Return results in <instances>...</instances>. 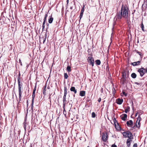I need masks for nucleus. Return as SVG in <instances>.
I'll use <instances>...</instances> for the list:
<instances>
[{"instance_id":"obj_1","label":"nucleus","mask_w":147,"mask_h":147,"mask_svg":"<svg viewBox=\"0 0 147 147\" xmlns=\"http://www.w3.org/2000/svg\"><path fill=\"white\" fill-rule=\"evenodd\" d=\"M128 14V9L127 6L122 5L121 11L117 13L114 20L115 19L116 20L117 19H121L122 18H127Z\"/></svg>"},{"instance_id":"obj_2","label":"nucleus","mask_w":147,"mask_h":147,"mask_svg":"<svg viewBox=\"0 0 147 147\" xmlns=\"http://www.w3.org/2000/svg\"><path fill=\"white\" fill-rule=\"evenodd\" d=\"M17 79L18 84V91L19 100L20 101L21 99V95L22 93L21 89V88H22V83H21L20 81V78L19 77H18L17 78Z\"/></svg>"},{"instance_id":"obj_3","label":"nucleus","mask_w":147,"mask_h":147,"mask_svg":"<svg viewBox=\"0 0 147 147\" xmlns=\"http://www.w3.org/2000/svg\"><path fill=\"white\" fill-rule=\"evenodd\" d=\"M123 135L125 137H127L129 139H132L133 138V135L130 131H127L123 132L122 133Z\"/></svg>"},{"instance_id":"obj_4","label":"nucleus","mask_w":147,"mask_h":147,"mask_svg":"<svg viewBox=\"0 0 147 147\" xmlns=\"http://www.w3.org/2000/svg\"><path fill=\"white\" fill-rule=\"evenodd\" d=\"M138 72L140 74V76L142 77L146 73L145 68H141L139 69L138 70Z\"/></svg>"},{"instance_id":"obj_5","label":"nucleus","mask_w":147,"mask_h":147,"mask_svg":"<svg viewBox=\"0 0 147 147\" xmlns=\"http://www.w3.org/2000/svg\"><path fill=\"white\" fill-rule=\"evenodd\" d=\"M88 60L90 65H92L93 66L94 64V61L93 58L90 56L89 57H88Z\"/></svg>"},{"instance_id":"obj_6","label":"nucleus","mask_w":147,"mask_h":147,"mask_svg":"<svg viewBox=\"0 0 147 147\" xmlns=\"http://www.w3.org/2000/svg\"><path fill=\"white\" fill-rule=\"evenodd\" d=\"M102 139L104 142H106L108 139V135L106 133L103 132L102 133Z\"/></svg>"},{"instance_id":"obj_7","label":"nucleus","mask_w":147,"mask_h":147,"mask_svg":"<svg viewBox=\"0 0 147 147\" xmlns=\"http://www.w3.org/2000/svg\"><path fill=\"white\" fill-rule=\"evenodd\" d=\"M35 92H33L32 95V104H31V109L33 110V104H34V98L35 97Z\"/></svg>"},{"instance_id":"obj_8","label":"nucleus","mask_w":147,"mask_h":147,"mask_svg":"<svg viewBox=\"0 0 147 147\" xmlns=\"http://www.w3.org/2000/svg\"><path fill=\"white\" fill-rule=\"evenodd\" d=\"M84 7H85V5H83V7L82 8V9L81 10V13H80V19L79 20H81V18L82 16H83V13L84 12Z\"/></svg>"},{"instance_id":"obj_9","label":"nucleus","mask_w":147,"mask_h":147,"mask_svg":"<svg viewBox=\"0 0 147 147\" xmlns=\"http://www.w3.org/2000/svg\"><path fill=\"white\" fill-rule=\"evenodd\" d=\"M126 124L128 127H132L133 125V122L132 120L127 121L126 122Z\"/></svg>"},{"instance_id":"obj_10","label":"nucleus","mask_w":147,"mask_h":147,"mask_svg":"<svg viewBox=\"0 0 147 147\" xmlns=\"http://www.w3.org/2000/svg\"><path fill=\"white\" fill-rule=\"evenodd\" d=\"M140 61H138L136 62H134L131 63V65H132L133 66H136L137 65H139L140 64Z\"/></svg>"},{"instance_id":"obj_11","label":"nucleus","mask_w":147,"mask_h":147,"mask_svg":"<svg viewBox=\"0 0 147 147\" xmlns=\"http://www.w3.org/2000/svg\"><path fill=\"white\" fill-rule=\"evenodd\" d=\"M141 119V117H139V116H138V118L137 122H138V121H139L138 122V124H136V125L137 127L139 128L140 127V119Z\"/></svg>"},{"instance_id":"obj_12","label":"nucleus","mask_w":147,"mask_h":147,"mask_svg":"<svg viewBox=\"0 0 147 147\" xmlns=\"http://www.w3.org/2000/svg\"><path fill=\"white\" fill-rule=\"evenodd\" d=\"M123 102V100L120 98H118L116 101L117 104L119 105L121 104Z\"/></svg>"},{"instance_id":"obj_13","label":"nucleus","mask_w":147,"mask_h":147,"mask_svg":"<svg viewBox=\"0 0 147 147\" xmlns=\"http://www.w3.org/2000/svg\"><path fill=\"white\" fill-rule=\"evenodd\" d=\"M127 115L126 114H124L122 115V116H121V119L122 120L125 121L127 118Z\"/></svg>"},{"instance_id":"obj_14","label":"nucleus","mask_w":147,"mask_h":147,"mask_svg":"<svg viewBox=\"0 0 147 147\" xmlns=\"http://www.w3.org/2000/svg\"><path fill=\"white\" fill-rule=\"evenodd\" d=\"M70 90L71 91L74 92L75 94H76L77 93V90L74 87H71L70 89Z\"/></svg>"},{"instance_id":"obj_15","label":"nucleus","mask_w":147,"mask_h":147,"mask_svg":"<svg viewBox=\"0 0 147 147\" xmlns=\"http://www.w3.org/2000/svg\"><path fill=\"white\" fill-rule=\"evenodd\" d=\"M131 139H128L127 140V146L128 147H129L131 144V142L132 141Z\"/></svg>"},{"instance_id":"obj_16","label":"nucleus","mask_w":147,"mask_h":147,"mask_svg":"<svg viewBox=\"0 0 147 147\" xmlns=\"http://www.w3.org/2000/svg\"><path fill=\"white\" fill-rule=\"evenodd\" d=\"M85 91H82L80 92V96H83L85 95Z\"/></svg>"},{"instance_id":"obj_17","label":"nucleus","mask_w":147,"mask_h":147,"mask_svg":"<svg viewBox=\"0 0 147 147\" xmlns=\"http://www.w3.org/2000/svg\"><path fill=\"white\" fill-rule=\"evenodd\" d=\"M136 74L134 73H132L131 74V77L133 78H135L136 77Z\"/></svg>"},{"instance_id":"obj_18","label":"nucleus","mask_w":147,"mask_h":147,"mask_svg":"<svg viewBox=\"0 0 147 147\" xmlns=\"http://www.w3.org/2000/svg\"><path fill=\"white\" fill-rule=\"evenodd\" d=\"M53 20V18L52 17H51L49 20L48 22L50 24L51 23Z\"/></svg>"},{"instance_id":"obj_19","label":"nucleus","mask_w":147,"mask_h":147,"mask_svg":"<svg viewBox=\"0 0 147 147\" xmlns=\"http://www.w3.org/2000/svg\"><path fill=\"white\" fill-rule=\"evenodd\" d=\"M46 85H45L44 86V88L43 90V94H44L45 95L46 94Z\"/></svg>"},{"instance_id":"obj_20","label":"nucleus","mask_w":147,"mask_h":147,"mask_svg":"<svg viewBox=\"0 0 147 147\" xmlns=\"http://www.w3.org/2000/svg\"><path fill=\"white\" fill-rule=\"evenodd\" d=\"M96 64L98 65H99L101 63L100 61L99 60H96L95 61Z\"/></svg>"},{"instance_id":"obj_21","label":"nucleus","mask_w":147,"mask_h":147,"mask_svg":"<svg viewBox=\"0 0 147 147\" xmlns=\"http://www.w3.org/2000/svg\"><path fill=\"white\" fill-rule=\"evenodd\" d=\"M130 107H129L128 106L127 108L125 109V111L126 113H127V112L129 111Z\"/></svg>"},{"instance_id":"obj_22","label":"nucleus","mask_w":147,"mask_h":147,"mask_svg":"<svg viewBox=\"0 0 147 147\" xmlns=\"http://www.w3.org/2000/svg\"><path fill=\"white\" fill-rule=\"evenodd\" d=\"M113 122L114 124L115 125V126L116 125V123H117V124H118V123L117 122V120H116V118H114L113 119Z\"/></svg>"},{"instance_id":"obj_23","label":"nucleus","mask_w":147,"mask_h":147,"mask_svg":"<svg viewBox=\"0 0 147 147\" xmlns=\"http://www.w3.org/2000/svg\"><path fill=\"white\" fill-rule=\"evenodd\" d=\"M67 94V88L66 87H64V96H66Z\"/></svg>"},{"instance_id":"obj_24","label":"nucleus","mask_w":147,"mask_h":147,"mask_svg":"<svg viewBox=\"0 0 147 147\" xmlns=\"http://www.w3.org/2000/svg\"><path fill=\"white\" fill-rule=\"evenodd\" d=\"M67 70L68 72H70L71 70V67L69 66H68L67 68Z\"/></svg>"},{"instance_id":"obj_25","label":"nucleus","mask_w":147,"mask_h":147,"mask_svg":"<svg viewBox=\"0 0 147 147\" xmlns=\"http://www.w3.org/2000/svg\"><path fill=\"white\" fill-rule=\"evenodd\" d=\"M141 28L142 30L143 31H144V25L143 24L142 22L141 25Z\"/></svg>"},{"instance_id":"obj_26","label":"nucleus","mask_w":147,"mask_h":147,"mask_svg":"<svg viewBox=\"0 0 147 147\" xmlns=\"http://www.w3.org/2000/svg\"><path fill=\"white\" fill-rule=\"evenodd\" d=\"M64 76V78L65 79H67V78L68 76V75H67V73H65Z\"/></svg>"},{"instance_id":"obj_27","label":"nucleus","mask_w":147,"mask_h":147,"mask_svg":"<svg viewBox=\"0 0 147 147\" xmlns=\"http://www.w3.org/2000/svg\"><path fill=\"white\" fill-rule=\"evenodd\" d=\"M23 124H24V128L25 130H26V125H27L26 123V122H24V123Z\"/></svg>"},{"instance_id":"obj_28","label":"nucleus","mask_w":147,"mask_h":147,"mask_svg":"<svg viewBox=\"0 0 147 147\" xmlns=\"http://www.w3.org/2000/svg\"><path fill=\"white\" fill-rule=\"evenodd\" d=\"M122 76L124 78L123 79V82H124L125 81V79L124 78L125 77H126L125 74L124 73H123Z\"/></svg>"},{"instance_id":"obj_29","label":"nucleus","mask_w":147,"mask_h":147,"mask_svg":"<svg viewBox=\"0 0 147 147\" xmlns=\"http://www.w3.org/2000/svg\"><path fill=\"white\" fill-rule=\"evenodd\" d=\"M96 116L94 112H93L92 113V117L93 118H94Z\"/></svg>"},{"instance_id":"obj_30","label":"nucleus","mask_w":147,"mask_h":147,"mask_svg":"<svg viewBox=\"0 0 147 147\" xmlns=\"http://www.w3.org/2000/svg\"><path fill=\"white\" fill-rule=\"evenodd\" d=\"M48 16V15L47 14H46L45 15V17L44 18V21H46L47 20V18Z\"/></svg>"},{"instance_id":"obj_31","label":"nucleus","mask_w":147,"mask_h":147,"mask_svg":"<svg viewBox=\"0 0 147 147\" xmlns=\"http://www.w3.org/2000/svg\"><path fill=\"white\" fill-rule=\"evenodd\" d=\"M122 93H123V95H124L125 96H127V94L125 92L123 91L122 92Z\"/></svg>"},{"instance_id":"obj_32","label":"nucleus","mask_w":147,"mask_h":147,"mask_svg":"<svg viewBox=\"0 0 147 147\" xmlns=\"http://www.w3.org/2000/svg\"><path fill=\"white\" fill-rule=\"evenodd\" d=\"M135 84H136L137 85H140L141 84L140 83H138V82H135Z\"/></svg>"},{"instance_id":"obj_33","label":"nucleus","mask_w":147,"mask_h":147,"mask_svg":"<svg viewBox=\"0 0 147 147\" xmlns=\"http://www.w3.org/2000/svg\"><path fill=\"white\" fill-rule=\"evenodd\" d=\"M134 147H137V143H135L133 145Z\"/></svg>"},{"instance_id":"obj_34","label":"nucleus","mask_w":147,"mask_h":147,"mask_svg":"<svg viewBox=\"0 0 147 147\" xmlns=\"http://www.w3.org/2000/svg\"><path fill=\"white\" fill-rule=\"evenodd\" d=\"M19 63H20V65L22 66V62H21V60L20 59H19Z\"/></svg>"},{"instance_id":"obj_35","label":"nucleus","mask_w":147,"mask_h":147,"mask_svg":"<svg viewBox=\"0 0 147 147\" xmlns=\"http://www.w3.org/2000/svg\"><path fill=\"white\" fill-rule=\"evenodd\" d=\"M65 104H66V103L65 102H63V108H64L65 107Z\"/></svg>"},{"instance_id":"obj_36","label":"nucleus","mask_w":147,"mask_h":147,"mask_svg":"<svg viewBox=\"0 0 147 147\" xmlns=\"http://www.w3.org/2000/svg\"><path fill=\"white\" fill-rule=\"evenodd\" d=\"M111 147H117V146L115 144H113L111 146Z\"/></svg>"},{"instance_id":"obj_37","label":"nucleus","mask_w":147,"mask_h":147,"mask_svg":"<svg viewBox=\"0 0 147 147\" xmlns=\"http://www.w3.org/2000/svg\"><path fill=\"white\" fill-rule=\"evenodd\" d=\"M47 27L46 30H47L49 28V24L48 23H47Z\"/></svg>"},{"instance_id":"obj_38","label":"nucleus","mask_w":147,"mask_h":147,"mask_svg":"<svg viewBox=\"0 0 147 147\" xmlns=\"http://www.w3.org/2000/svg\"><path fill=\"white\" fill-rule=\"evenodd\" d=\"M137 53H138L139 55H140V56L141 55L142 53H141L139 52H137Z\"/></svg>"},{"instance_id":"obj_39","label":"nucleus","mask_w":147,"mask_h":147,"mask_svg":"<svg viewBox=\"0 0 147 147\" xmlns=\"http://www.w3.org/2000/svg\"><path fill=\"white\" fill-rule=\"evenodd\" d=\"M36 90V86H35V88H34L33 90V92H35Z\"/></svg>"},{"instance_id":"obj_40","label":"nucleus","mask_w":147,"mask_h":147,"mask_svg":"<svg viewBox=\"0 0 147 147\" xmlns=\"http://www.w3.org/2000/svg\"><path fill=\"white\" fill-rule=\"evenodd\" d=\"M42 31H43L45 27V25H42Z\"/></svg>"},{"instance_id":"obj_41","label":"nucleus","mask_w":147,"mask_h":147,"mask_svg":"<svg viewBox=\"0 0 147 147\" xmlns=\"http://www.w3.org/2000/svg\"><path fill=\"white\" fill-rule=\"evenodd\" d=\"M63 108V113L64 114V112H65V113H66V111H65V107Z\"/></svg>"},{"instance_id":"obj_42","label":"nucleus","mask_w":147,"mask_h":147,"mask_svg":"<svg viewBox=\"0 0 147 147\" xmlns=\"http://www.w3.org/2000/svg\"><path fill=\"white\" fill-rule=\"evenodd\" d=\"M28 101H27V113H28V109L27 108L28 107Z\"/></svg>"},{"instance_id":"obj_43","label":"nucleus","mask_w":147,"mask_h":147,"mask_svg":"<svg viewBox=\"0 0 147 147\" xmlns=\"http://www.w3.org/2000/svg\"><path fill=\"white\" fill-rule=\"evenodd\" d=\"M46 21H44L43 22V23H42V25H45V22H46Z\"/></svg>"},{"instance_id":"obj_44","label":"nucleus","mask_w":147,"mask_h":147,"mask_svg":"<svg viewBox=\"0 0 147 147\" xmlns=\"http://www.w3.org/2000/svg\"><path fill=\"white\" fill-rule=\"evenodd\" d=\"M101 98H99L98 100V102H100L101 101Z\"/></svg>"},{"instance_id":"obj_45","label":"nucleus","mask_w":147,"mask_h":147,"mask_svg":"<svg viewBox=\"0 0 147 147\" xmlns=\"http://www.w3.org/2000/svg\"><path fill=\"white\" fill-rule=\"evenodd\" d=\"M69 2V0H67V4H68Z\"/></svg>"},{"instance_id":"obj_46","label":"nucleus","mask_w":147,"mask_h":147,"mask_svg":"<svg viewBox=\"0 0 147 147\" xmlns=\"http://www.w3.org/2000/svg\"><path fill=\"white\" fill-rule=\"evenodd\" d=\"M66 96H64L63 97V98L66 99Z\"/></svg>"},{"instance_id":"obj_47","label":"nucleus","mask_w":147,"mask_h":147,"mask_svg":"<svg viewBox=\"0 0 147 147\" xmlns=\"http://www.w3.org/2000/svg\"><path fill=\"white\" fill-rule=\"evenodd\" d=\"M66 101V99L63 98V102H65Z\"/></svg>"},{"instance_id":"obj_48","label":"nucleus","mask_w":147,"mask_h":147,"mask_svg":"<svg viewBox=\"0 0 147 147\" xmlns=\"http://www.w3.org/2000/svg\"><path fill=\"white\" fill-rule=\"evenodd\" d=\"M145 70H146V72L147 74V68H145Z\"/></svg>"},{"instance_id":"obj_49","label":"nucleus","mask_w":147,"mask_h":147,"mask_svg":"<svg viewBox=\"0 0 147 147\" xmlns=\"http://www.w3.org/2000/svg\"><path fill=\"white\" fill-rule=\"evenodd\" d=\"M45 40H46V39L45 38H44V40H43V43H44V42L45 41Z\"/></svg>"},{"instance_id":"obj_50","label":"nucleus","mask_w":147,"mask_h":147,"mask_svg":"<svg viewBox=\"0 0 147 147\" xmlns=\"http://www.w3.org/2000/svg\"><path fill=\"white\" fill-rule=\"evenodd\" d=\"M30 147H32V144H30Z\"/></svg>"},{"instance_id":"obj_51","label":"nucleus","mask_w":147,"mask_h":147,"mask_svg":"<svg viewBox=\"0 0 147 147\" xmlns=\"http://www.w3.org/2000/svg\"><path fill=\"white\" fill-rule=\"evenodd\" d=\"M138 115V113H136V116Z\"/></svg>"},{"instance_id":"obj_52","label":"nucleus","mask_w":147,"mask_h":147,"mask_svg":"<svg viewBox=\"0 0 147 147\" xmlns=\"http://www.w3.org/2000/svg\"><path fill=\"white\" fill-rule=\"evenodd\" d=\"M70 8L71 9H72V7H71Z\"/></svg>"},{"instance_id":"obj_53","label":"nucleus","mask_w":147,"mask_h":147,"mask_svg":"<svg viewBox=\"0 0 147 147\" xmlns=\"http://www.w3.org/2000/svg\"><path fill=\"white\" fill-rule=\"evenodd\" d=\"M47 88H48V89H49V86H48V87H47Z\"/></svg>"},{"instance_id":"obj_54","label":"nucleus","mask_w":147,"mask_h":147,"mask_svg":"<svg viewBox=\"0 0 147 147\" xmlns=\"http://www.w3.org/2000/svg\"><path fill=\"white\" fill-rule=\"evenodd\" d=\"M134 127H135V126H134V127H132V128H134Z\"/></svg>"},{"instance_id":"obj_55","label":"nucleus","mask_w":147,"mask_h":147,"mask_svg":"<svg viewBox=\"0 0 147 147\" xmlns=\"http://www.w3.org/2000/svg\"><path fill=\"white\" fill-rule=\"evenodd\" d=\"M74 97H75V95H74Z\"/></svg>"},{"instance_id":"obj_56","label":"nucleus","mask_w":147,"mask_h":147,"mask_svg":"<svg viewBox=\"0 0 147 147\" xmlns=\"http://www.w3.org/2000/svg\"><path fill=\"white\" fill-rule=\"evenodd\" d=\"M87 147H89V146H88Z\"/></svg>"}]
</instances>
